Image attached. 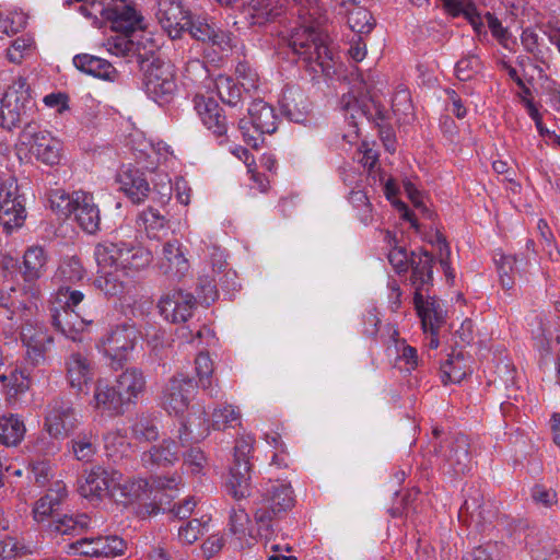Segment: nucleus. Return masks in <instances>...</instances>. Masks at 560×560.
<instances>
[{
  "instance_id": "61",
  "label": "nucleus",
  "mask_w": 560,
  "mask_h": 560,
  "mask_svg": "<svg viewBox=\"0 0 560 560\" xmlns=\"http://www.w3.org/2000/svg\"><path fill=\"white\" fill-rule=\"evenodd\" d=\"M250 520L245 509L237 506L233 508L230 513V530L237 535L238 538H244L248 533Z\"/></svg>"
},
{
  "instance_id": "59",
  "label": "nucleus",
  "mask_w": 560,
  "mask_h": 560,
  "mask_svg": "<svg viewBox=\"0 0 560 560\" xmlns=\"http://www.w3.org/2000/svg\"><path fill=\"white\" fill-rule=\"evenodd\" d=\"M392 338L395 342L398 359L404 361L408 370H415L419 364L418 351L406 343V340L398 339V331L393 330Z\"/></svg>"
},
{
  "instance_id": "43",
  "label": "nucleus",
  "mask_w": 560,
  "mask_h": 560,
  "mask_svg": "<svg viewBox=\"0 0 560 560\" xmlns=\"http://www.w3.org/2000/svg\"><path fill=\"white\" fill-rule=\"evenodd\" d=\"M211 517L203 515L200 518H192L178 528V539L184 545H192L197 541L206 532Z\"/></svg>"
},
{
  "instance_id": "8",
  "label": "nucleus",
  "mask_w": 560,
  "mask_h": 560,
  "mask_svg": "<svg viewBox=\"0 0 560 560\" xmlns=\"http://www.w3.org/2000/svg\"><path fill=\"white\" fill-rule=\"evenodd\" d=\"M248 118H242L238 128L244 141L257 149L264 135H271L278 128V116L272 106L262 100H255L248 107Z\"/></svg>"
},
{
  "instance_id": "36",
  "label": "nucleus",
  "mask_w": 560,
  "mask_h": 560,
  "mask_svg": "<svg viewBox=\"0 0 560 560\" xmlns=\"http://www.w3.org/2000/svg\"><path fill=\"white\" fill-rule=\"evenodd\" d=\"M39 298V289L36 285L27 284L24 288L11 287L9 291H4L7 303L4 308L12 314L30 310L35 301Z\"/></svg>"
},
{
  "instance_id": "18",
  "label": "nucleus",
  "mask_w": 560,
  "mask_h": 560,
  "mask_svg": "<svg viewBox=\"0 0 560 560\" xmlns=\"http://www.w3.org/2000/svg\"><path fill=\"white\" fill-rule=\"evenodd\" d=\"M413 304L424 332L440 329L445 322V311L440 300L415 292Z\"/></svg>"
},
{
  "instance_id": "32",
  "label": "nucleus",
  "mask_w": 560,
  "mask_h": 560,
  "mask_svg": "<svg viewBox=\"0 0 560 560\" xmlns=\"http://www.w3.org/2000/svg\"><path fill=\"white\" fill-rule=\"evenodd\" d=\"M149 482L144 479H128L119 472V479L112 482L109 498L114 501L128 504L137 499L147 491Z\"/></svg>"
},
{
  "instance_id": "49",
  "label": "nucleus",
  "mask_w": 560,
  "mask_h": 560,
  "mask_svg": "<svg viewBox=\"0 0 560 560\" xmlns=\"http://www.w3.org/2000/svg\"><path fill=\"white\" fill-rule=\"evenodd\" d=\"M35 49L33 37H15L7 48V58L12 63H21Z\"/></svg>"
},
{
  "instance_id": "29",
  "label": "nucleus",
  "mask_w": 560,
  "mask_h": 560,
  "mask_svg": "<svg viewBox=\"0 0 560 560\" xmlns=\"http://www.w3.org/2000/svg\"><path fill=\"white\" fill-rule=\"evenodd\" d=\"M212 429L211 421L208 419L203 408L192 409L178 432L179 440L185 443L188 441H201L207 438Z\"/></svg>"
},
{
  "instance_id": "22",
  "label": "nucleus",
  "mask_w": 560,
  "mask_h": 560,
  "mask_svg": "<svg viewBox=\"0 0 560 560\" xmlns=\"http://www.w3.org/2000/svg\"><path fill=\"white\" fill-rule=\"evenodd\" d=\"M442 456L455 475H465L471 468L469 442L465 435H458L448 441Z\"/></svg>"
},
{
  "instance_id": "51",
  "label": "nucleus",
  "mask_w": 560,
  "mask_h": 560,
  "mask_svg": "<svg viewBox=\"0 0 560 560\" xmlns=\"http://www.w3.org/2000/svg\"><path fill=\"white\" fill-rule=\"evenodd\" d=\"M50 208L59 215L68 217L75 209V192L69 195L62 189L51 190L49 194Z\"/></svg>"
},
{
  "instance_id": "23",
  "label": "nucleus",
  "mask_w": 560,
  "mask_h": 560,
  "mask_svg": "<svg viewBox=\"0 0 560 560\" xmlns=\"http://www.w3.org/2000/svg\"><path fill=\"white\" fill-rule=\"evenodd\" d=\"M116 387L127 405L136 404L145 392L147 380L141 370L128 368L117 376Z\"/></svg>"
},
{
  "instance_id": "1",
  "label": "nucleus",
  "mask_w": 560,
  "mask_h": 560,
  "mask_svg": "<svg viewBox=\"0 0 560 560\" xmlns=\"http://www.w3.org/2000/svg\"><path fill=\"white\" fill-rule=\"evenodd\" d=\"M106 37L102 46L117 57H137L144 72L147 93L158 101H166L176 89L173 67L155 56L159 45L153 37Z\"/></svg>"
},
{
  "instance_id": "17",
  "label": "nucleus",
  "mask_w": 560,
  "mask_h": 560,
  "mask_svg": "<svg viewBox=\"0 0 560 560\" xmlns=\"http://www.w3.org/2000/svg\"><path fill=\"white\" fill-rule=\"evenodd\" d=\"M137 334L133 326L122 325L112 329L102 340L104 353L115 361H122L127 352L133 349Z\"/></svg>"
},
{
  "instance_id": "28",
  "label": "nucleus",
  "mask_w": 560,
  "mask_h": 560,
  "mask_svg": "<svg viewBox=\"0 0 560 560\" xmlns=\"http://www.w3.org/2000/svg\"><path fill=\"white\" fill-rule=\"evenodd\" d=\"M411 264V277L410 282L415 288V292L427 291L433 281V265L434 257L427 250H422L419 254L412 253L410 260Z\"/></svg>"
},
{
  "instance_id": "11",
  "label": "nucleus",
  "mask_w": 560,
  "mask_h": 560,
  "mask_svg": "<svg viewBox=\"0 0 560 560\" xmlns=\"http://www.w3.org/2000/svg\"><path fill=\"white\" fill-rule=\"evenodd\" d=\"M283 42L294 54L317 63L323 73L330 75L331 52L323 37H283Z\"/></svg>"
},
{
  "instance_id": "35",
  "label": "nucleus",
  "mask_w": 560,
  "mask_h": 560,
  "mask_svg": "<svg viewBox=\"0 0 560 560\" xmlns=\"http://www.w3.org/2000/svg\"><path fill=\"white\" fill-rule=\"evenodd\" d=\"M33 103L21 102L11 94H4L1 98L0 125L11 130L22 122L27 113L33 109Z\"/></svg>"
},
{
  "instance_id": "20",
  "label": "nucleus",
  "mask_w": 560,
  "mask_h": 560,
  "mask_svg": "<svg viewBox=\"0 0 560 560\" xmlns=\"http://www.w3.org/2000/svg\"><path fill=\"white\" fill-rule=\"evenodd\" d=\"M194 107L202 124L215 136H223L228 130L226 117L219 103L212 97L197 94Z\"/></svg>"
},
{
  "instance_id": "39",
  "label": "nucleus",
  "mask_w": 560,
  "mask_h": 560,
  "mask_svg": "<svg viewBox=\"0 0 560 560\" xmlns=\"http://www.w3.org/2000/svg\"><path fill=\"white\" fill-rule=\"evenodd\" d=\"M26 432L24 422L15 415L0 417V444L15 446Z\"/></svg>"
},
{
  "instance_id": "27",
  "label": "nucleus",
  "mask_w": 560,
  "mask_h": 560,
  "mask_svg": "<svg viewBox=\"0 0 560 560\" xmlns=\"http://www.w3.org/2000/svg\"><path fill=\"white\" fill-rule=\"evenodd\" d=\"M75 220L88 233H95L100 228V210L94 203L93 196L83 191H75Z\"/></svg>"
},
{
  "instance_id": "7",
  "label": "nucleus",
  "mask_w": 560,
  "mask_h": 560,
  "mask_svg": "<svg viewBox=\"0 0 560 560\" xmlns=\"http://www.w3.org/2000/svg\"><path fill=\"white\" fill-rule=\"evenodd\" d=\"M19 147L47 165L58 164L61 159V142L35 122L24 126L20 132Z\"/></svg>"
},
{
  "instance_id": "24",
  "label": "nucleus",
  "mask_w": 560,
  "mask_h": 560,
  "mask_svg": "<svg viewBox=\"0 0 560 560\" xmlns=\"http://www.w3.org/2000/svg\"><path fill=\"white\" fill-rule=\"evenodd\" d=\"M51 319L54 327L73 341L81 340L80 336L89 323L78 312L67 307H55Z\"/></svg>"
},
{
  "instance_id": "46",
  "label": "nucleus",
  "mask_w": 560,
  "mask_h": 560,
  "mask_svg": "<svg viewBox=\"0 0 560 560\" xmlns=\"http://www.w3.org/2000/svg\"><path fill=\"white\" fill-rule=\"evenodd\" d=\"M84 277V269L80 259L75 256L65 258L55 275L62 284L75 283Z\"/></svg>"
},
{
  "instance_id": "14",
  "label": "nucleus",
  "mask_w": 560,
  "mask_h": 560,
  "mask_svg": "<svg viewBox=\"0 0 560 560\" xmlns=\"http://www.w3.org/2000/svg\"><path fill=\"white\" fill-rule=\"evenodd\" d=\"M21 340L26 349L25 359L33 366L43 364L54 338L43 326L26 324L22 327Z\"/></svg>"
},
{
  "instance_id": "33",
  "label": "nucleus",
  "mask_w": 560,
  "mask_h": 560,
  "mask_svg": "<svg viewBox=\"0 0 560 560\" xmlns=\"http://www.w3.org/2000/svg\"><path fill=\"white\" fill-rule=\"evenodd\" d=\"M178 459V448L173 440H163L141 454V463L147 468L164 467Z\"/></svg>"
},
{
  "instance_id": "55",
  "label": "nucleus",
  "mask_w": 560,
  "mask_h": 560,
  "mask_svg": "<svg viewBox=\"0 0 560 560\" xmlns=\"http://www.w3.org/2000/svg\"><path fill=\"white\" fill-rule=\"evenodd\" d=\"M183 465L188 472L195 476L205 475L209 467L208 459L199 447H191L185 453Z\"/></svg>"
},
{
  "instance_id": "40",
  "label": "nucleus",
  "mask_w": 560,
  "mask_h": 560,
  "mask_svg": "<svg viewBox=\"0 0 560 560\" xmlns=\"http://www.w3.org/2000/svg\"><path fill=\"white\" fill-rule=\"evenodd\" d=\"M72 452L80 462H91L97 452V435L93 431L81 432L72 441Z\"/></svg>"
},
{
  "instance_id": "57",
  "label": "nucleus",
  "mask_w": 560,
  "mask_h": 560,
  "mask_svg": "<svg viewBox=\"0 0 560 560\" xmlns=\"http://www.w3.org/2000/svg\"><path fill=\"white\" fill-rule=\"evenodd\" d=\"M481 61L477 56L464 57L455 66L456 78L463 82L472 80L481 71Z\"/></svg>"
},
{
  "instance_id": "52",
  "label": "nucleus",
  "mask_w": 560,
  "mask_h": 560,
  "mask_svg": "<svg viewBox=\"0 0 560 560\" xmlns=\"http://www.w3.org/2000/svg\"><path fill=\"white\" fill-rule=\"evenodd\" d=\"M348 25L357 35H369L375 26V20L371 12L359 9L349 14Z\"/></svg>"
},
{
  "instance_id": "48",
  "label": "nucleus",
  "mask_w": 560,
  "mask_h": 560,
  "mask_svg": "<svg viewBox=\"0 0 560 560\" xmlns=\"http://www.w3.org/2000/svg\"><path fill=\"white\" fill-rule=\"evenodd\" d=\"M445 10L453 16L463 15L472 26L476 33L480 32L482 24L481 15L476 11L471 4H464L458 0H444Z\"/></svg>"
},
{
  "instance_id": "31",
  "label": "nucleus",
  "mask_w": 560,
  "mask_h": 560,
  "mask_svg": "<svg viewBox=\"0 0 560 560\" xmlns=\"http://www.w3.org/2000/svg\"><path fill=\"white\" fill-rule=\"evenodd\" d=\"M67 378L72 388L82 389L92 381L93 366L91 359L81 352H72L66 361Z\"/></svg>"
},
{
  "instance_id": "16",
  "label": "nucleus",
  "mask_w": 560,
  "mask_h": 560,
  "mask_svg": "<svg viewBox=\"0 0 560 560\" xmlns=\"http://www.w3.org/2000/svg\"><path fill=\"white\" fill-rule=\"evenodd\" d=\"M292 2L298 8L300 25L306 35H328L325 28L328 18L318 0H292Z\"/></svg>"
},
{
  "instance_id": "25",
  "label": "nucleus",
  "mask_w": 560,
  "mask_h": 560,
  "mask_svg": "<svg viewBox=\"0 0 560 560\" xmlns=\"http://www.w3.org/2000/svg\"><path fill=\"white\" fill-rule=\"evenodd\" d=\"M117 182L120 185V190H122L133 203L144 201L149 195V183L143 173L139 170L131 167L122 168L117 175Z\"/></svg>"
},
{
  "instance_id": "64",
  "label": "nucleus",
  "mask_w": 560,
  "mask_h": 560,
  "mask_svg": "<svg viewBox=\"0 0 560 560\" xmlns=\"http://www.w3.org/2000/svg\"><path fill=\"white\" fill-rule=\"evenodd\" d=\"M537 230L540 235V242L542 243L544 249L547 252L549 258L551 260H558L560 253L555 245L553 235L547 222L542 219L539 220L537 223Z\"/></svg>"
},
{
  "instance_id": "2",
  "label": "nucleus",
  "mask_w": 560,
  "mask_h": 560,
  "mask_svg": "<svg viewBox=\"0 0 560 560\" xmlns=\"http://www.w3.org/2000/svg\"><path fill=\"white\" fill-rule=\"evenodd\" d=\"M94 257L101 271H138L149 265L150 253L140 246L124 241H104L94 248Z\"/></svg>"
},
{
  "instance_id": "50",
  "label": "nucleus",
  "mask_w": 560,
  "mask_h": 560,
  "mask_svg": "<svg viewBox=\"0 0 560 560\" xmlns=\"http://www.w3.org/2000/svg\"><path fill=\"white\" fill-rule=\"evenodd\" d=\"M137 223L147 231L149 237L155 238L158 232L165 228L166 220L158 210L148 208L139 214Z\"/></svg>"
},
{
  "instance_id": "56",
  "label": "nucleus",
  "mask_w": 560,
  "mask_h": 560,
  "mask_svg": "<svg viewBox=\"0 0 560 560\" xmlns=\"http://www.w3.org/2000/svg\"><path fill=\"white\" fill-rule=\"evenodd\" d=\"M285 0H250L256 16H264L267 21L279 16L284 9Z\"/></svg>"
},
{
  "instance_id": "44",
  "label": "nucleus",
  "mask_w": 560,
  "mask_h": 560,
  "mask_svg": "<svg viewBox=\"0 0 560 560\" xmlns=\"http://www.w3.org/2000/svg\"><path fill=\"white\" fill-rule=\"evenodd\" d=\"M98 277L95 279L96 287L103 291L108 296H118L124 293L126 289V282L122 277L127 275H122L121 272L110 271H101L98 269Z\"/></svg>"
},
{
  "instance_id": "13",
  "label": "nucleus",
  "mask_w": 560,
  "mask_h": 560,
  "mask_svg": "<svg viewBox=\"0 0 560 560\" xmlns=\"http://www.w3.org/2000/svg\"><path fill=\"white\" fill-rule=\"evenodd\" d=\"M116 479H119V471L108 470L100 465L93 466L83 471L78 491L86 499L101 500L109 497L112 482Z\"/></svg>"
},
{
  "instance_id": "62",
  "label": "nucleus",
  "mask_w": 560,
  "mask_h": 560,
  "mask_svg": "<svg viewBox=\"0 0 560 560\" xmlns=\"http://www.w3.org/2000/svg\"><path fill=\"white\" fill-rule=\"evenodd\" d=\"M516 262L514 256L500 255L495 259L500 282L504 289H511L514 284L513 271Z\"/></svg>"
},
{
  "instance_id": "4",
  "label": "nucleus",
  "mask_w": 560,
  "mask_h": 560,
  "mask_svg": "<svg viewBox=\"0 0 560 560\" xmlns=\"http://www.w3.org/2000/svg\"><path fill=\"white\" fill-rule=\"evenodd\" d=\"M156 19L162 28L172 35H180L188 32L189 35H218L214 24H209L206 18L196 16L185 11L180 1L159 0Z\"/></svg>"
},
{
  "instance_id": "9",
  "label": "nucleus",
  "mask_w": 560,
  "mask_h": 560,
  "mask_svg": "<svg viewBox=\"0 0 560 560\" xmlns=\"http://www.w3.org/2000/svg\"><path fill=\"white\" fill-rule=\"evenodd\" d=\"M197 385L182 373L172 376L165 384L161 406L168 415L182 416L189 407Z\"/></svg>"
},
{
  "instance_id": "21",
  "label": "nucleus",
  "mask_w": 560,
  "mask_h": 560,
  "mask_svg": "<svg viewBox=\"0 0 560 560\" xmlns=\"http://www.w3.org/2000/svg\"><path fill=\"white\" fill-rule=\"evenodd\" d=\"M159 268L164 275L173 279H180L189 270L188 259L185 257L182 245L177 240L163 245Z\"/></svg>"
},
{
  "instance_id": "34",
  "label": "nucleus",
  "mask_w": 560,
  "mask_h": 560,
  "mask_svg": "<svg viewBox=\"0 0 560 560\" xmlns=\"http://www.w3.org/2000/svg\"><path fill=\"white\" fill-rule=\"evenodd\" d=\"M0 383L8 400L16 399L31 388V378L25 370L19 366H10L4 372L0 371Z\"/></svg>"
},
{
  "instance_id": "5",
  "label": "nucleus",
  "mask_w": 560,
  "mask_h": 560,
  "mask_svg": "<svg viewBox=\"0 0 560 560\" xmlns=\"http://www.w3.org/2000/svg\"><path fill=\"white\" fill-rule=\"evenodd\" d=\"M294 505L293 491L289 483L270 481L262 495V505L255 512L258 535L270 539L273 535L272 520Z\"/></svg>"
},
{
  "instance_id": "30",
  "label": "nucleus",
  "mask_w": 560,
  "mask_h": 560,
  "mask_svg": "<svg viewBox=\"0 0 560 560\" xmlns=\"http://www.w3.org/2000/svg\"><path fill=\"white\" fill-rule=\"evenodd\" d=\"M93 407L101 412H107L110 416H118L124 412V407L127 405L120 396L116 385L109 386L102 382H97L94 395Z\"/></svg>"
},
{
  "instance_id": "47",
  "label": "nucleus",
  "mask_w": 560,
  "mask_h": 560,
  "mask_svg": "<svg viewBox=\"0 0 560 560\" xmlns=\"http://www.w3.org/2000/svg\"><path fill=\"white\" fill-rule=\"evenodd\" d=\"M132 439L138 442H153L159 439V429L155 421L148 416H139L130 427Z\"/></svg>"
},
{
  "instance_id": "26",
  "label": "nucleus",
  "mask_w": 560,
  "mask_h": 560,
  "mask_svg": "<svg viewBox=\"0 0 560 560\" xmlns=\"http://www.w3.org/2000/svg\"><path fill=\"white\" fill-rule=\"evenodd\" d=\"M48 266V254L42 246H31L23 255L21 275L25 283L35 285Z\"/></svg>"
},
{
  "instance_id": "19",
  "label": "nucleus",
  "mask_w": 560,
  "mask_h": 560,
  "mask_svg": "<svg viewBox=\"0 0 560 560\" xmlns=\"http://www.w3.org/2000/svg\"><path fill=\"white\" fill-rule=\"evenodd\" d=\"M80 555L89 557H116L124 553L126 544L117 536L83 538L71 546Z\"/></svg>"
},
{
  "instance_id": "12",
  "label": "nucleus",
  "mask_w": 560,
  "mask_h": 560,
  "mask_svg": "<svg viewBox=\"0 0 560 560\" xmlns=\"http://www.w3.org/2000/svg\"><path fill=\"white\" fill-rule=\"evenodd\" d=\"M77 427L72 404L63 399H54L45 417L44 429L52 439L60 440L69 435Z\"/></svg>"
},
{
  "instance_id": "15",
  "label": "nucleus",
  "mask_w": 560,
  "mask_h": 560,
  "mask_svg": "<svg viewBox=\"0 0 560 560\" xmlns=\"http://www.w3.org/2000/svg\"><path fill=\"white\" fill-rule=\"evenodd\" d=\"M158 307L160 314L174 324L185 323L191 315L195 307V298L190 293L174 291L161 298Z\"/></svg>"
},
{
  "instance_id": "6",
  "label": "nucleus",
  "mask_w": 560,
  "mask_h": 560,
  "mask_svg": "<svg viewBox=\"0 0 560 560\" xmlns=\"http://www.w3.org/2000/svg\"><path fill=\"white\" fill-rule=\"evenodd\" d=\"M255 439L242 435L235 441L233 464L225 483L228 493L235 500H242L250 493V457Z\"/></svg>"
},
{
  "instance_id": "63",
  "label": "nucleus",
  "mask_w": 560,
  "mask_h": 560,
  "mask_svg": "<svg viewBox=\"0 0 560 560\" xmlns=\"http://www.w3.org/2000/svg\"><path fill=\"white\" fill-rule=\"evenodd\" d=\"M30 549L13 537H7L0 540V559L15 560L18 557L26 555Z\"/></svg>"
},
{
  "instance_id": "42",
  "label": "nucleus",
  "mask_w": 560,
  "mask_h": 560,
  "mask_svg": "<svg viewBox=\"0 0 560 560\" xmlns=\"http://www.w3.org/2000/svg\"><path fill=\"white\" fill-rule=\"evenodd\" d=\"M90 517L86 514H79L75 516L63 515L57 520H54L49 527L50 530L60 535H73L80 534L84 528L88 527Z\"/></svg>"
},
{
  "instance_id": "37",
  "label": "nucleus",
  "mask_w": 560,
  "mask_h": 560,
  "mask_svg": "<svg viewBox=\"0 0 560 560\" xmlns=\"http://www.w3.org/2000/svg\"><path fill=\"white\" fill-rule=\"evenodd\" d=\"M195 372L198 377V385L210 397L217 398L221 390L218 383L213 384L212 375L214 365L208 353L200 352L195 359Z\"/></svg>"
},
{
  "instance_id": "38",
  "label": "nucleus",
  "mask_w": 560,
  "mask_h": 560,
  "mask_svg": "<svg viewBox=\"0 0 560 560\" xmlns=\"http://www.w3.org/2000/svg\"><path fill=\"white\" fill-rule=\"evenodd\" d=\"M73 63L79 70L96 78L112 80L115 74L114 67L107 60L92 55H77Z\"/></svg>"
},
{
  "instance_id": "53",
  "label": "nucleus",
  "mask_w": 560,
  "mask_h": 560,
  "mask_svg": "<svg viewBox=\"0 0 560 560\" xmlns=\"http://www.w3.org/2000/svg\"><path fill=\"white\" fill-rule=\"evenodd\" d=\"M105 450L112 457H124L131 450L126 435L119 431H110L104 436Z\"/></svg>"
},
{
  "instance_id": "54",
  "label": "nucleus",
  "mask_w": 560,
  "mask_h": 560,
  "mask_svg": "<svg viewBox=\"0 0 560 560\" xmlns=\"http://www.w3.org/2000/svg\"><path fill=\"white\" fill-rule=\"evenodd\" d=\"M28 16L22 11H12L0 15V32L4 35H14L25 31Z\"/></svg>"
},
{
  "instance_id": "45",
  "label": "nucleus",
  "mask_w": 560,
  "mask_h": 560,
  "mask_svg": "<svg viewBox=\"0 0 560 560\" xmlns=\"http://www.w3.org/2000/svg\"><path fill=\"white\" fill-rule=\"evenodd\" d=\"M241 420L240 410L233 405L223 404L215 407L211 413L213 430H225L234 427Z\"/></svg>"
},
{
  "instance_id": "41",
  "label": "nucleus",
  "mask_w": 560,
  "mask_h": 560,
  "mask_svg": "<svg viewBox=\"0 0 560 560\" xmlns=\"http://www.w3.org/2000/svg\"><path fill=\"white\" fill-rule=\"evenodd\" d=\"M467 371L468 368L462 353L452 354L441 365L442 382L444 385L459 383L466 376Z\"/></svg>"
},
{
  "instance_id": "60",
  "label": "nucleus",
  "mask_w": 560,
  "mask_h": 560,
  "mask_svg": "<svg viewBox=\"0 0 560 560\" xmlns=\"http://www.w3.org/2000/svg\"><path fill=\"white\" fill-rule=\"evenodd\" d=\"M235 72L237 80L245 92L250 93L257 91L259 86V77L247 62H240L236 66Z\"/></svg>"
},
{
  "instance_id": "3",
  "label": "nucleus",
  "mask_w": 560,
  "mask_h": 560,
  "mask_svg": "<svg viewBox=\"0 0 560 560\" xmlns=\"http://www.w3.org/2000/svg\"><path fill=\"white\" fill-rule=\"evenodd\" d=\"M92 10L97 13L92 22L97 28L108 26L112 32L120 35L147 31V21L132 0H101Z\"/></svg>"
},
{
  "instance_id": "58",
  "label": "nucleus",
  "mask_w": 560,
  "mask_h": 560,
  "mask_svg": "<svg viewBox=\"0 0 560 560\" xmlns=\"http://www.w3.org/2000/svg\"><path fill=\"white\" fill-rule=\"evenodd\" d=\"M217 90L221 100L231 106H236L241 101V90L229 77L218 78Z\"/></svg>"
},
{
  "instance_id": "10",
  "label": "nucleus",
  "mask_w": 560,
  "mask_h": 560,
  "mask_svg": "<svg viewBox=\"0 0 560 560\" xmlns=\"http://www.w3.org/2000/svg\"><path fill=\"white\" fill-rule=\"evenodd\" d=\"M25 218L26 211L16 180L9 177L0 187V224L9 234L21 228Z\"/></svg>"
}]
</instances>
